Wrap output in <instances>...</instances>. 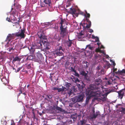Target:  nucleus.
I'll return each instance as SVG.
<instances>
[{
    "instance_id": "obj_1",
    "label": "nucleus",
    "mask_w": 125,
    "mask_h": 125,
    "mask_svg": "<svg viewBox=\"0 0 125 125\" xmlns=\"http://www.w3.org/2000/svg\"><path fill=\"white\" fill-rule=\"evenodd\" d=\"M25 31V29H24L21 30L20 33L17 32L12 34H9L6 38L5 41H7L8 40L9 42L10 41L13 39V36L20 37L21 38H24L26 36L24 34Z\"/></svg>"
},
{
    "instance_id": "obj_2",
    "label": "nucleus",
    "mask_w": 125,
    "mask_h": 125,
    "mask_svg": "<svg viewBox=\"0 0 125 125\" xmlns=\"http://www.w3.org/2000/svg\"><path fill=\"white\" fill-rule=\"evenodd\" d=\"M96 90L91 89L89 88L88 89H86L85 93L86 94H89L93 97L101 96L102 95L101 92L99 90L95 91Z\"/></svg>"
},
{
    "instance_id": "obj_3",
    "label": "nucleus",
    "mask_w": 125,
    "mask_h": 125,
    "mask_svg": "<svg viewBox=\"0 0 125 125\" xmlns=\"http://www.w3.org/2000/svg\"><path fill=\"white\" fill-rule=\"evenodd\" d=\"M102 82V80L99 78L96 79L95 81V84L91 85L89 87L91 89L93 90H98L99 88V85Z\"/></svg>"
},
{
    "instance_id": "obj_4",
    "label": "nucleus",
    "mask_w": 125,
    "mask_h": 125,
    "mask_svg": "<svg viewBox=\"0 0 125 125\" xmlns=\"http://www.w3.org/2000/svg\"><path fill=\"white\" fill-rule=\"evenodd\" d=\"M65 49L61 46L58 47L54 52V54L57 56H61L63 54Z\"/></svg>"
},
{
    "instance_id": "obj_5",
    "label": "nucleus",
    "mask_w": 125,
    "mask_h": 125,
    "mask_svg": "<svg viewBox=\"0 0 125 125\" xmlns=\"http://www.w3.org/2000/svg\"><path fill=\"white\" fill-rule=\"evenodd\" d=\"M67 29V26L66 27L64 28V27H62V26L60 27V34L61 37L63 38L64 36H66L68 33V31Z\"/></svg>"
},
{
    "instance_id": "obj_6",
    "label": "nucleus",
    "mask_w": 125,
    "mask_h": 125,
    "mask_svg": "<svg viewBox=\"0 0 125 125\" xmlns=\"http://www.w3.org/2000/svg\"><path fill=\"white\" fill-rule=\"evenodd\" d=\"M83 96L82 95H78L72 99L73 101L75 102H82L83 101Z\"/></svg>"
},
{
    "instance_id": "obj_7",
    "label": "nucleus",
    "mask_w": 125,
    "mask_h": 125,
    "mask_svg": "<svg viewBox=\"0 0 125 125\" xmlns=\"http://www.w3.org/2000/svg\"><path fill=\"white\" fill-rule=\"evenodd\" d=\"M84 16L85 17L86 20L87 22V24L86 26V27L87 28H90L91 25V22L89 20V18H90V15L89 13L87 14H84Z\"/></svg>"
},
{
    "instance_id": "obj_8",
    "label": "nucleus",
    "mask_w": 125,
    "mask_h": 125,
    "mask_svg": "<svg viewBox=\"0 0 125 125\" xmlns=\"http://www.w3.org/2000/svg\"><path fill=\"white\" fill-rule=\"evenodd\" d=\"M46 41L43 40V43H42V48L45 50H47L50 49L49 43Z\"/></svg>"
},
{
    "instance_id": "obj_9",
    "label": "nucleus",
    "mask_w": 125,
    "mask_h": 125,
    "mask_svg": "<svg viewBox=\"0 0 125 125\" xmlns=\"http://www.w3.org/2000/svg\"><path fill=\"white\" fill-rule=\"evenodd\" d=\"M43 43V40H38L37 42V45L39 46V48H42V43Z\"/></svg>"
},
{
    "instance_id": "obj_10",
    "label": "nucleus",
    "mask_w": 125,
    "mask_h": 125,
    "mask_svg": "<svg viewBox=\"0 0 125 125\" xmlns=\"http://www.w3.org/2000/svg\"><path fill=\"white\" fill-rule=\"evenodd\" d=\"M75 91V89L73 88H72L70 89H68L67 90V94L69 95L70 96L73 93V92Z\"/></svg>"
},
{
    "instance_id": "obj_11",
    "label": "nucleus",
    "mask_w": 125,
    "mask_h": 125,
    "mask_svg": "<svg viewBox=\"0 0 125 125\" xmlns=\"http://www.w3.org/2000/svg\"><path fill=\"white\" fill-rule=\"evenodd\" d=\"M82 31H81L79 33L78 36V38L79 41H83V38L84 37V34L83 33H82Z\"/></svg>"
},
{
    "instance_id": "obj_12",
    "label": "nucleus",
    "mask_w": 125,
    "mask_h": 125,
    "mask_svg": "<svg viewBox=\"0 0 125 125\" xmlns=\"http://www.w3.org/2000/svg\"><path fill=\"white\" fill-rule=\"evenodd\" d=\"M87 73H87H86L84 71H81L80 72V74L84 76V78L86 79H87V78L88 77Z\"/></svg>"
},
{
    "instance_id": "obj_13",
    "label": "nucleus",
    "mask_w": 125,
    "mask_h": 125,
    "mask_svg": "<svg viewBox=\"0 0 125 125\" xmlns=\"http://www.w3.org/2000/svg\"><path fill=\"white\" fill-rule=\"evenodd\" d=\"M55 109L56 111H58V112H64L65 111L64 110L62 109L61 108L57 106H56L55 108Z\"/></svg>"
},
{
    "instance_id": "obj_14",
    "label": "nucleus",
    "mask_w": 125,
    "mask_h": 125,
    "mask_svg": "<svg viewBox=\"0 0 125 125\" xmlns=\"http://www.w3.org/2000/svg\"><path fill=\"white\" fill-rule=\"evenodd\" d=\"M87 95H88V96L87 97H86V102L85 103V105L87 104H88V103L89 100L92 97H93L92 96H91V95H90L89 94H86Z\"/></svg>"
},
{
    "instance_id": "obj_15",
    "label": "nucleus",
    "mask_w": 125,
    "mask_h": 125,
    "mask_svg": "<svg viewBox=\"0 0 125 125\" xmlns=\"http://www.w3.org/2000/svg\"><path fill=\"white\" fill-rule=\"evenodd\" d=\"M21 60V58H19L18 56H16L13 58L12 61V63H14L16 61L20 62Z\"/></svg>"
},
{
    "instance_id": "obj_16",
    "label": "nucleus",
    "mask_w": 125,
    "mask_h": 125,
    "mask_svg": "<svg viewBox=\"0 0 125 125\" xmlns=\"http://www.w3.org/2000/svg\"><path fill=\"white\" fill-rule=\"evenodd\" d=\"M101 57V56L98 54H95L94 55V58L96 59H100Z\"/></svg>"
},
{
    "instance_id": "obj_17",
    "label": "nucleus",
    "mask_w": 125,
    "mask_h": 125,
    "mask_svg": "<svg viewBox=\"0 0 125 125\" xmlns=\"http://www.w3.org/2000/svg\"><path fill=\"white\" fill-rule=\"evenodd\" d=\"M36 55L39 59L42 58V54L39 51L36 52Z\"/></svg>"
},
{
    "instance_id": "obj_18",
    "label": "nucleus",
    "mask_w": 125,
    "mask_h": 125,
    "mask_svg": "<svg viewBox=\"0 0 125 125\" xmlns=\"http://www.w3.org/2000/svg\"><path fill=\"white\" fill-rule=\"evenodd\" d=\"M76 11V10L74 8H70V13L72 14H75Z\"/></svg>"
},
{
    "instance_id": "obj_19",
    "label": "nucleus",
    "mask_w": 125,
    "mask_h": 125,
    "mask_svg": "<svg viewBox=\"0 0 125 125\" xmlns=\"http://www.w3.org/2000/svg\"><path fill=\"white\" fill-rule=\"evenodd\" d=\"M43 31H39L37 33V35L38 36V37L40 38V39H41V38L42 35H43Z\"/></svg>"
},
{
    "instance_id": "obj_20",
    "label": "nucleus",
    "mask_w": 125,
    "mask_h": 125,
    "mask_svg": "<svg viewBox=\"0 0 125 125\" xmlns=\"http://www.w3.org/2000/svg\"><path fill=\"white\" fill-rule=\"evenodd\" d=\"M115 73L116 74H121L123 73H125V69H123L122 71H120L119 70L117 72H115Z\"/></svg>"
},
{
    "instance_id": "obj_21",
    "label": "nucleus",
    "mask_w": 125,
    "mask_h": 125,
    "mask_svg": "<svg viewBox=\"0 0 125 125\" xmlns=\"http://www.w3.org/2000/svg\"><path fill=\"white\" fill-rule=\"evenodd\" d=\"M46 96L47 97V98H45V99L46 100H48V99H52L53 97L52 95L50 94H48L46 95Z\"/></svg>"
},
{
    "instance_id": "obj_22",
    "label": "nucleus",
    "mask_w": 125,
    "mask_h": 125,
    "mask_svg": "<svg viewBox=\"0 0 125 125\" xmlns=\"http://www.w3.org/2000/svg\"><path fill=\"white\" fill-rule=\"evenodd\" d=\"M106 96H105V95H103L102 97H101L100 99L101 100H102L103 101H104L105 100H106Z\"/></svg>"
},
{
    "instance_id": "obj_23",
    "label": "nucleus",
    "mask_w": 125,
    "mask_h": 125,
    "mask_svg": "<svg viewBox=\"0 0 125 125\" xmlns=\"http://www.w3.org/2000/svg\"><path fill=\"white\" fill-rule=\"evenodd\" d=\"M118 95L119 97L121 99H122L123 96L124 94L122 93V91H120L118 92Z\"/></svg>"
},
{
    "instance_id": "obj_24",
    "label": "nucleus",
    "mask_w": 125,
    "mask_h": 125,
    "mask_svg": "<svg viewBox=\"0 0 125 125\" xmlns=\"http://www.w3.org/2000/svg\"><path fill=\"white\" fill-rule=\"evenodd\" d=\"M24 121L22 119H20L18 123V125H22L24 124Z\"/></svg>"
},
{
    "instance_id": "obj_25",
    "label": "nucleus",
    "mask_w": 125,
    "mask_h": 125,
    "mask_svg": "<svg viewBox=\"0 0 125 125\" xmlns=\"http://www.w3.org/2000/svg\"><path fill=\"white\" fill-rule=\"evenodd\" d=\"M14 5L15 6L16 8L17 9H19L21 7V5L18 3H15L14 4Z\"/></svg>"
},
{
    "instance_id": "obj_26",
    "label": "nucleus",
    "mask_w": 125,
    "mask_h": 125,
    "mask_svg": "<svg viewBox=\"0 0 125 125\" xmlns=\"http://www.w3.org/2000/svg\"><path fill=\"white\" fill-rule=\"evenodd\" d=\"M54 38L56 39H57L58 41H59L61 39V38L60 37H59V35L56 34L54 36Z\"/></svg>"
},
{
    "instance_id": "obj_27",
    "label": "nucleus",
    "mask_w": 125,
    "mask_h": 125,
    "mask_svg": "<svg viewBox=\"0 0 125 125\" xmlns=\"http://www.w3.org/2000/svg\"><path fill=\"white\" fill-rule=\"evenodd\" d=\"M25 65H26L27 68L28 69H30L31 68V64L30 63H27Z\"/></svg>"
},
{
    "instance_id": "obj_28",
    "label": "nucleus",
    "mask_w": 125,
    "mask_h": 125,
    "mask_svg": "<svg viewBox=\"0 0 125 125\" xmlns=\"http://www.w3.org/2000/svg\"><path fill=\"white\" fill-rule=\"evenodd\" d=\"M80 123L81 125H85L86 124V121L84 120L83 119L80 121Z\"/></svg>"
},
{
    "instance_id": "obj_29",
    "label": "nucleus",
    "mask_w": 125,
    "mask_h": 125,
    "mask_svg": "<svg viewBox=\"0 0 125 125\" xmlns=\"http://www.w3.org/2000/svg\"><path fill=\"white\" fill-rule=\"evenodd\" d=\"M34 56L32 55L29 56L26 58V59L31 60L34 58Z\"/></svg>"
},
{
    "instance_id": "obj_30",
    "label": "nucleus",
    "mask_w": 125,
    "mask_h": 125,
    "mask_svg": "<svg viewBox=\"0 0 125 125\" xmlns=\"http://www.w3.org/2000/svg\"><path fill=\"white\" fill-rule=\"evenodd\" d=\"M65 89V88L64 87L62 88H58V92H63L64 90Z\"/></svg>"
},
{
    "instance_id": "obj_31",
    "label": "nucleus",
    "mask_w": 125,
    "mask_h": 125,
    "mask_svg": "<svg viewBox=\"0 0 125 125\" xmlns=\"http://www.w3.org/2000/svg\"><path fill=\"white\" fill-rule=\"evenodd\" d=\"M87 48H88L89 49L91 50H92L93 48V47H91L90 45H87L85 49H86Z\"/></svg>"
},
{
    "instance_id": "obj_32",
    "label": "nucleus",
    "mask_w": 125,
    "mask_h": 125,
    "mask_svg": "<svg viewBox=\"0 0 125 125\" xmlns=\"http://www.w3.org/2000/svg\"><path fill=\"white\" fill-rule=\"evenodd\" d=\"M107 91V92L106 93H105L104 94L105 95V96H106V97H107V95L109 94L111 92H112V91L111 90H109L108 91H107V90H105L106 91Z\"/></svg>"
},
{
    "instance_id": "obj_33",
    "label": "nucleus",
    "mask_w": 125,
    "mask_h": 125,
    "mask_svg": "<svg viewBox=\"0 0 125 125\" xmlns=\"http://www.w3.org/2000/svg\"><path fill=\"white\" fill-rule=\"evenodd\" d=\"M20 22L19 20H18L17 22H14L13 23V26H16L18 25H19V23Z\"/></svg>"
},
{
    "instance_id": "obj_34",
    "label": "nucleus",
    "mask_w": 125,
    "mask_h": 125,
    "mask_svg": "<svg viewBox=\"0 0 125 125\" xmlns=\"http://www.w3.org/2000/svg\"><path fill=\"white\" fill-rule=\"evenodd\" d=\"M47 39L46 37L43 35L42 36V37L41 38V39H40L41 40H42V39H43V40L46 41V40H47Z\"/></svg>"
},
{
    "instance_id": "obj_35",
    "label": "nucleus",
    "mask_w": 125,
    "mask_h": 125,
    "mask_svg": "<svg viewBox=\"0 0 125 125\" xmlns=\"http://www.w3.org/2000/svg\"><path fill=\"white\" fill-rule=\"evenodd\" d=\"M72 44V42L71 41H70L68 42V45L69 47H71Z\"/></svg>"
},
{
    "instance_id": "obj_36",
    "label": "nucleus",
    "mask_w": 125,
    "mask_h": 125,
    "mask_svg": "<svg viewBox=\"0 0 125 125\" xmlns=\"http://www.w3.org/2000/svg\"><path fill=\"white\" fill-rule=\"evenodd\" d=\"M121 108L122 110L121 111V112L125 114V108L123 107H121Z\"/></svg>"
},
{
    "instance_id": "obj_37",
    "label": "nucleus",
    "mask_w": 125,
    "mask_h": 125,
    "mask_svg": "<svg viewBox=\"0 0 125 125\" xmlns=\"http://www.w3.org/2000/svg\"><path fill=\"white\" fill-rule=\"evenodd\" d=\"M70 85L71 84L70 83H67V84H66L65 86L67 88H69L70 86Z\"/></svg>"
},
{
    "instance_id": "obj_38",
    "label": "nucleus",
    "mask_w": 125,
    "mask_h": 125,
    "mask_svg": "<svg viewBox=\"0 0 125 125\" xmlns=\"http://www.w3.org/2000/svg\"><path fill=\"white\" fill-rule=\"evenodd\" d=\"M84 87L83 86H82L80 88H79L80 89V91L81 92L83 91V89Z\"/></svg>"
},
{
    "instance_id": "obj_39",
    "label": "nucleus",
    "mask_w": 125,
    "mask_h": 125,
    "mask_svg": "<svg viewBox=\"0 0 125 125\" xmlns=\"http://www.w3.org/2000/svg\"><path fill=\"white\" fill-rule=\"evenodd\" d=\"M64 22L63 19H62L61 20V22H60V24H61V26L60 27H61L62 26V27H63L64 26H63V22Z\"/></svg>"
},
{
    "instance_id": "obj_40",
    "label": "nucleus",
    "mask_w": 125,
    "mask_h": 125,
    "mask_svg": "<svg viewBox=\"0 0 125 125\" xmlns=\"http://www.w3.org/2000/svg\"><path fill=\"white\" fill-rule=\"evenodd\" d=\"M74 80L76 82H80L79 80L77 78H74Z\"/></svg>"
},
{
    "instance_id": "obj_41",
    "label": "nucleus",
    "mask_w": 125,
    "mask_h": 125,
    "mask_svg": "<svg viewBox=\"0 0 125 125\" xmlns=\"http://www.w3.org/2000/svg\"><path fill=\"white\" fill-rule=\"evenodd\" d=\"M74 75L75 76L78 77H79V74L78 73H77L76 71L74 72Z\"/></svg>"
},
{
    "instance_id": "obj_42",
    "label": "nucleus",
    "mask_w": 125,
    "mask_h": 125,
    "mask_svg": "<svg viewBox=\"0 0 125 125\" xmlns=\"http://www.w3.org/2000/svg\"><path fill=\"white\" fill-rule=\"evenodd\" d=\"M9 52H11V51H13L14 49L12 47H10L8 49Z\"/></svg>"
},
{
    "instance_id": "obj_43",
    "label": "nucleus",
    "mask_w": 125,
    "mask_h": 125,
    "mask_svg": "<svg viewBox=\"0 0 125 125\" xmlns=\"http://www.w3.org/2000/svg\"><path fill=\"white\" fill-rule=\"evenodd\" d=\"M85 65H83L84 66V68H87L88 67V63L87 64H85Z\"/></svg>"
},
{
    "instance_id": "obj_44",
    "label": "nucleus",
    "mask_w": 125,
    "mask_h": 125,
    "mask_svg": "<svg viewBox=\"0 0 125 125\" xmlns=\"http://www.w3.org/2000/svg\"><path fill=\"white\" fill-rule=\"evenodd\" d=\"M71 71L74 72V73L76 72V71L75 70V69L72 67H71Z\"/></svg>"
},
{
    "instance_id": "obj_45",
    "label": "nucleus",
    "mask_w": 125,
    "mask_h": 125,
    "mask_svg": "<svg viewBox=\"0 0 125 125\" xmlns=\"http://www.w3.org/2000/svg\"><path fill=\"white\" fill-rule=\"evenodd\" d=\"M100 73H100V74H101V75H103L104 74V70L103 69H102V70H101V71H100Z\"/></svg>"
},
{
    "instance_id": "obj_46",
    "label": "nucleus",
    "mask_w": 125,
    "mask_h": 125,
    "mask_svg": "<svg viewBox=\"0 0 125 125\" xmlns=\"http://www.w3.org/2000/svg\"><path fill=\"white\" fill-rule=\"evenodd\" d=\"M71 3L70 2H69V3H67L66 5V8H67V7L70 6L71 5Z\"/></svg>"
},
{
    "instance_id": "obj_47",
    "label": "nucleus",
    "mask_w": 125,
    "mask_h": 125,
    "mask_svg": "<svg viewBox=\"0 0 125 125\" xmlns=\"http://www.w3.org/2000/svg\"><path fill=\"white\" fill-rule=\"evenodd\" d=\"M84 22H85V21H84ZM85 22H83V23H81L80 24V25L81 26H83V27L84 26H85Z\"/></svg>"
},
{
    "instance_id": "obj_48",
    "label": "nucleus",
    "mask_w": 125,
    "mask_h": 125,
    "mask_svg": "<svg viewBox=\"0 0 125 125\" xmlns=\"http://www.w3.org/2000/svg\"><path fill=\"white\" fill-rule=\"evenodd\" d=\"M100 49H99V48H96L95 49V51L96 52H100Z\"/></svg>"
},
{
    "instance_id": "obj_49",
    "label": "nucleus",
    "mask_w": 125,
    "mask_h": 125,
    "mask_svg": "<svg viewBox=\"0 0 125 125\" xmlns=\"http://www.w3.org/2000/svg\"><path fill=\"white\" fill-rule=\"evenodd\" d=\"M79 14H80L82 15H84V13L82 11H80L79 12Z\"/></svg>"
},
{
    "instance_id": "obj_50",
    "label": "nucleus",
    "mask_w": 125,
    "mask_h": 125,
    "mask_svg": "<svg viewBox=\"0 0 125 125\" xmlns=\"http://www.w3.org/2000/svg\"><path fill=\"white\" fill-rule=\"evenodd\" d=\"M22 68V67H20L18 68V69H17V71H16V72L17 73V72H18L19 71L21 70V69Z\"/></svg>"
},
{
    "instance_id": "obj_51",
    "label": "nucleus",
    "mask_w": 125,
    "mask_h": 125,
    "mask_svg": "<svg viewBox=\"0 0 125 125\" xmlns=\"http://www.w3.org/2000/svg\"><path fill=\"white\" fill-rule=\"evenodd\" d=\"M35 51V49H32V48H31V50L30 51L32 53H33L34 51Z\"/></svg>"
},
{
    "instance_id": "obj_52",
    "label": "nucleus",
    "mask_w": 125,
    "mask_h": 125,
    "mask_svg": "<svg viewBox=\"0 0 125 125\" xmlns=\"http://www.w3.org/2000/svg\"><path fill=\"white\" fill-rule=\"evenodd\" d=\"M100 53H102L103 54H104V55H105V53L103 51H102V50H100Z\"/></svg>"
},
{
    "instance_id": "obj_53",
    "label": "nucleus",
    "mask_w": 125,
    "mask_h": 125,
    "mask_svg": "<svg viewBox=\"0 0 125 125\" xmlns=\"http://www.w3.org/2000/svg\"><path fill=\"white\" fill-rule=\"evenodd\" d=\"M96 42H99V38L98 37H96Z\"/></svg>"
},
{
    "instance_id": "obj_54",
    "label": "nucleus",
    "mask_w": 125,
    "mask_h": 125,
    "mask_svg": "<svg viewBox=\"0 0 125 125\" xmlns=\"http://www.w3.org/2000/svg\"><path fill=\"white\" fill-rule=\"evenodd\" d=\"M98 115V114H94V115H93V118H96V117H97V116Z\"/></svg>"
},
{
    "instance_id": "obj_55",
    "label": "nucleus",
    "mask_w": 125,
    "mask_h": 125,
    "mask_svg": "<svg viewBox=\"0 0 125 125\" xmlns=\"http://www.w3.org/2000/svg\"><path fill=\"white\" fill-rule=\"evenodd\" d=\"M108 85H110L111 84V83L110 82V80H109L107 82V83Z\"/></svg>"
},
{
    "instance_id": "obj_56",
    "label": "nucleus",
    "mask_w": 125,
    "mask_h": 125,
    "mask_svg": "<svg viewBox=\"0 0 125 125\" xmlns=\"http://www.w3.org/2000/svg\"><path fill=\"white\" fill-rule=\"evenodd\" d=\"M82 63L83 64H87V63H88V62L87 61H83L82 62Z\"/></svg>"
},
{
    "instance_id": "obj_57",
    "label": "nucleus",
    "mask_w": 125,
    "mask_h": 125,
    "mask_svg": "<svg viewBox=\"0 0 125 125\" xmlns=\"http://www.w3.org/2000/svg\"><path fill=\"white\" fill-rule=\"evenodd\" d=\"M89 32L90 33H92L94 32L93 30L92 29H90L89 30Z\"/></svg>"
},
{
    "instance_id": "obj_58",
    "label": "nucleus",
    "mask_w": 125,
    "mask_h": 125,
    "mask_svg": "<svg viewBox=\"0 0 125 125\" xmlns=\"http://www.w3.org/2000/svg\"><path fill=\"white\" fill-rule=\"evenodd\" d=\"M6 20L7 21H8L9 22H10V19L9 18H8L7 17L6 19Z\"/></svg>"
},
{
    "instance_id": "obj_59",
    "label": "nucleus",
    "mask_w": 125,
    "mask_h": 125,
    "mask_svg": "<svg viewBox=\"0 0 125 125\" xmlns=\"http://www.w3.org/2000/svg\"><path fill=\"white\" fill-rule=\"evenodd\" d=\"M92 37L93 39H95L96 38V37H95L94 35H92Z\"/></svg>"
},
{
    "instance_id": "obj_60",
    "label": "nucleus",
    "mask_w": 125,
    "mask_h": 125,
    "mask_svg": "<svg viewBox=\"0 0 125 125\" xmlns=\"http://www.w3.org/2000/svg\"><path fill=\"white\" fill-rule=\"evenodd\" d=\"M113 63V65L115 66L116 65V64L115 62L114 61H113L112 62Z\"/></svg>"
},
{
    "instance_id": "obj_61",
    "label": "nucleus",
    "mask_w": 125,
    "mask_h": 125,
    "mask_svg": "<svg viewBox=\"0 0 125 125\" xmlns=\"http://www.w3.org/2000/svg\"><path fill=\"white\" fill-rule=\"evenodd\" d=\"M19 91L20 92V94L22 93V89H20L19 90Z\"/></svg>"
},
{
    "instance_id": "obj_62",
    "label": "nucleus",
    "mask_w": 125,
    "mask_h": 125,
    "mask_svg": "<svg viewBox=\"0 0 125 125\" xmlns=\"http://www.w3.org/2000/svg\"><path fill=\"white\" fill-rule=\"evenodd\" d=\"M117 69L116 68H114V69L113 70V71L114 72H115L117 70Z\"/></svg>"
},
{
    "instance_id": "obj_63",
    "label": "nucleus",
    "mask_w": 125,
    "mask_h": 125,
    "mask_svg": "<svg viewBox=\"0 0 125 125\" xmlns=\"http://www.w3.org/2000/svg\"><path fill=\"white\" fill-rule=\"evenodd\" d=\"M50 78L51 81H52V76H51L50 77Z\"/></svg>"
},
{
    "instance_id": "obj_64",
    "label": "nucleus",
    "mask_w": 125,
    "mask_h": 125,
    "mask_svg": "<svg viewBox=\"0 0 125 125\" xmlns=\"http://www.w3.org/2000/svg\"><path fill=\"white\" fill-rule=\"evenodd\" d=\"M58 88H57L56 87H54L53 88V89L54 90H58Z\"/></svg>"
}]
</instances>
